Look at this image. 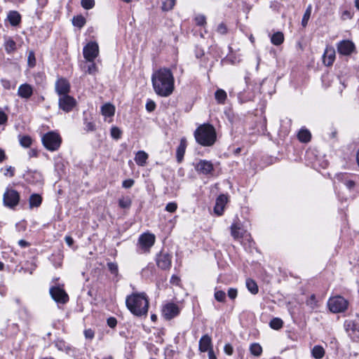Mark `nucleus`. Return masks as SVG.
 Returning <instances> with one entry per match:
<instances>
[{
    "instance_id": "f257e3e1",
    "label": "nucleus",
    "mask_w": 359,
    "mask_h": 359,
    "mask_svg": "<svg viewBox=\"0 0 359 359\" xmlns=\"http://www.w3.org/2000/svg\"><path fill=\"white\" fill-rule=\"evenodd\" d=\"M151 82L155 93L161 97H168L174 90L175 79L168 68H161L154 72Z\"/></svg>"
},
{
    "instance_id": "8fccbe9b",
    "label": "nucleus",
    "mask_w": 359,
    "mask_h": 359,
    "mask_svg": "<svg viewBox=\"0 0 359 359\" xmlns=\"http://www.w3.org/2000/svg\"><path fill=\"white\" fill-rule=\"evenodd\" d=\"M155 109H156V103L151 100H148L146 103V109L149 112H152L155 110Z\"/></svg>"
},
{
    "instance_id": "5701e85b",
    "label": "nucleus",
    "mask_w": 359,
    "mask_h": 359,
    "mask_svg": "<svg viewBox=\"0 0 359 359\" xmlns=\"http://www.w3.org/2000/svg\"><path fill=\"white\" fill-rule=\"evenodd\" d=\"M148 154L144 151H138L135 157V163L140 166H144L147 163Z\"/></svg>"
},
{
    "instance_id": "c9c22d12",
    "label": "nucleus",
    "mask_w": 359,
    "mask_h": 359,
    "mask_svg": "<svg viewBox=\"0 0 359 359\" xmlns=\"http://www.w3.org/2000/svg\"><path fill=\"white\" fill-rule=\"evenodd\" d=\"M86 21L83 16L81 15L74 16L72 19V24L74 26L77 27L79 28L83 27Z\"/></svg>"
},
{
    "instance_id": "37998d69",
    "label": "nucleus",
    "mask_w": 359,
    "mask_h": 359,
    "mask_svg": "<svg viewBox=\"0 0 359 359\" xmlns=\"http://www.w3.org/2000/svg\"><path fill=\"white\" fill-rule=\"evenodd\" d=\"M215 298L219 302H224L226 299V293L222 290H217L215 292Z\"/></svg>"
},
{
    "instance_id": "39448f33",
    "label": "nucleus",
    "mask_w": 359,
    "mask_h": 359,
    "mask_svg": "<svg viewBox=\"0 0 359 359\" xmlns=\"http://www.w3.org/2000/svg\"><path fill=\"white\" fill-rule=\"evenodd\" d=\"M348 301L341 296L330 297L327 302L329 310L333 313H342L348 308Z\"/></svg>"
},
{
    "instance_id": "393cba45",
    "label": "nucleus",
    "mask_w": 359,
    "mask_h": 359,
    "mask_svg": "<svg viewBox=\"0 0 359 359\" xmlns=\"http://www.w3.org/2000/svg\"><path fill=\"white\" fill-rule=\"evenodd\" d=\"M102 114L106 117H111L114 115L115 107L110 103H106L101 107Z\"/></svg>"
},
{
    "instance_id": "72a5a7b5",
    "label": "nucleus",
    "mask_w": 359,
    "mask_h": 359,
    "mask_svg": "<svg viewBox=\"0 0 359 359\" xmlns=\"http://www.w3.org/2000/svg\"><path fill=\"white\" fill-rule=\"evenodd\" d=\"M251 354L256 357H259L262 353V348L258 343H253L250 346Z\"/></svg>"
},
{
    "instance_id": "2eb2a0df",
    "label": "nucleus",
    "mask_w": 359,
    "mask_h": 359,
    "mask_svg": "<svg viewBox=\"0 0 359 359\" xmlns=\"http://www.w3.org/2000/svg\"><path fill=\"white\" fill-rule=\"evenodd\" d=\"M70 90V84L69 81L64 79H59L55 83V91L59 95V96H62L64 95H67Z\"/></svg>"
},
{
    "instance_id": "aec40b11",
    "label": "nucleus",
    "mask_w": 359,
    "mask_h": 359,
    "mask_svg": "<svg viewBox=\"0 0 359 359\" xmlns=\"http://www.w3.org/2000/svg\"><path fill=\"white\" fill-rule=\"evenodd\" d=\"M335 59V51L333 48H326L323 54V63L329 67L331 66Z\"/></svg>"
},
{
    "instance_id": "13d9d810",
    "label": "nucleus",
    "mask_w": 359,
    "mask_h": 359,
    "mask_svg": "<svg viewBox=\"0 0 359 359\" xmlns=\"http://www.w3.org/2000/svg\"><path fill=\"white\" fill-rule=\"evenodd\" d=\"M107 325L111 328H114L117 325V320L114 317H110L107 319Z\"/></svg>"
},
{
    "instance_id": "3c124183",
    "label": "nucleus",
    "mask_w": 359,
    "mask_h": 359,
    "mask_svg": "<svg viewBox=\"0 0 359 359\" xmlns=\"http://www.w3.org/2000/svg\"><path fill=\"white\" fill-rule=\"evenodd\" d=\"M84 125H85L84 129L88 132V131H94L95 130V124L90 121L88 122L86 118H85V120H84Z\"/></svg>"
},
{
    "instance_id": "412c9836",
    "label": "nucleus",
    "mask_w": 359,
    "mask_h": 359,
    "mask_svg": "<svg viewBox=\"0 0 359 359\" xmlns=\"http://www.w3.org/2000/svg\"><path fill=\"white\" fill-rule=\"evenodd\" d=\"M4 49L8 54L14 53L16 50V43L15 41L9 36L4 37Z\"/></svg>"
},
{
    "instance_id": "20e7f679",
    "label": "nucleus",
    "mask_w": 359,
    "mask_h": 359,
    "mask_svg": "<svg viewBox=\"0 0 359 359\" xmlns=\"http://www.w3.org/2000/svg\"><path fill=\"white\" fill-rule=\"evenodd\" d=\"M43 147L48 151L58 150L62 143L60 135L54 131H50L44 134L41 138Z\"/></svg>"
},
{
    "instance_id": "864d4df0",
    "label": "nucleus",
    "mask_w": 359,
    "mask_h": 359,
    "mask_svg": "<svg viewBox=\"0 0 359 359\" xmlns=\"http://www.w3.org/2000/svg\"><path fill=\"white\" fill-rule=\"evenodd\" d=\"M227 27L223 22L220 23L217 28V32L220 34H226L227 33Z\"/></svg>"
},
{
    "instance_id": "0e129e2a",
    "label": "nucleus",
    "mask_w": 359,
    "mask_h": 359,
    "mask_svg": "<svg viewBox=\"0 0 359 359\" xmlns=\"http://www.w3.org/2000/svg\"><path fill=\"white\" fill-rule=\"evenodd\" d=\"M28 155H29V158L37 157L38 156V151L35 149H31L28 151Z\"/></svg>"
},
{
    "instance_id": "4be33fe9",
    "label": "nucleus",
    "mask_w": 359,
    "mask_h": 359,
    "mask_svg": "<svg viewBox=\"0 0 359 359\" xmlns=\"http://www.w3.org/2000/svg\"><path fill=\"white\" fill-rule=\"evenodd\" d=\"M7 19L12 26H17L21 22V15L18 11H11L8 13Z\"/></svg>"
},
{
    "instance_id": "6e6d98bb",
    "label": "nucleus",
    "mask_w": 359,
    "mask_h": 359,
    "mask_svg": "<svg viewBox=\"0 0 359 359\" xmlns=\"http://www.w3.org/2000/svg\"><path fill=\"white\" fill-rule=\"evenodd\" d=\"M237 289L231 287L228 290V296L231 299H235L237 297Z\"/></svg>"
},
{
    "instance_id": "9b49d317",
    "label": "nucleus",
    "mask_w": 359,
    "mask_h": 359,
    "mask_svg": "<svg viewBox=\"0 0 359 359\" xmlns=\"http://www.w3.org/2000/svg\"><path fill=\"white\" fill-rule=\"evenodd\" d=\"M58 104L60 109L65 112H69L76 106V101L72 96L67 94L60 96Z\"/></svg>"
},
{
    "instance_id": "a18cd8bd",
    "label": "nucleus",
    "mask_w": 359,
    "mask_h": 359,
    "mask_svg": "<svg viewBox=\"0 0 359 359\" xmlns=\"http://www.w3.org/2000/svg\"><path fill=\"white\" fill-rule=\"evenodd\" d=\"M122 132L121 130L116 126H114L111 128V136L115 139L118 140L121 137Z\"/></svg>"
},
{
    "instance_id": "de8ad7c7",
    "label": "nucleus",
    "mask_w": 359,
    "mask_h": 359,
    "mask_svg": "<svg viewBox=\"0 0 359 359\" xmlns=\"http://www.w3.org/2000/svg\"><path fill=\"white\" fill-rule=\"evenodd\" d=\"M196 24L198 26H203L206 24V18L203 15H198L194 19Z\"/></svg>"
},
{
    "instance_id": "6ab92c4d",
    "label": "nucleus",
    "mask_w": 359,
    "mask_h": 359,
    "mask_svg": "<svg viewBox=\"0 0 359 359\" xmlns=\"http://www.w3.org/2000/svg\"><path fill=\"white\" fill-rule=\"evenodd\" d=\"M187 148V140L184 137H182L180 140V142L179 146L177 148L176 151V158L178 163H181L183 160L185 150Z\"/></svg>"
},
{
    "instance_id": "2f4dec72",
    "label": "nucleus",
    "mask_w": 359,
    "mask_h": 359,
    "mask_svg": "<svg viewBox=\"0 0 359 359\" xmlns=\"http://www.w3.org/2000/svg\"><path fill=\"white\" fill-rule=\"evenodd\" d=\"M20 144L25 148H29L32 144V139L29 135H19L18 136Z\"/></svg>"
},
{
    "instance_id": "052dcab7",
    "label": "nucleus",
    "mask_w": 359,
    "mask_h": 359,
    "mask_svg": "<svg viewBox=\"0 0 359 359\" xmlns=\"http://www.w3.org/2000/svg\"><path fill=\"white\" fill-rule=\"evenodd\" d=\"M224 351L226 355H231L233 352L232 346L230 344H225L224 347Z\"/></svg>"
},
{
    "instance_id": "4468645a",
    "label": "nucleus",
    "mask_w": 359,
    "mask_h": 359,
    "mask_svg": "<svg viewBox=\"0 0 359 359\" xmlns=\"http://www.w3.org/2000/svg\"><path fill=\"white\" fill-rule=\"evenodd\" d=\"M354 43L349 40H343L337 44V51L343 55H349L355 50Z\"/></svg>"
},
{
    "instance_id": "680f3d73",
    "label": "nucleus",
    "mask_w": 359,
    "mask_h": 359,
    "mask_svg": "<svg viewBox=\"0 0 359 359\" xmlns=\"http://www.w3.org/2000/svg\"><path fill=\"white\" fill-rule=\"evenodd\" d=\"M1 83L2 86L6 90H9L11 88V81L8 79H2Z\"/></svg>"
},
{
    "instance_id": "dca6fc26",
    "label": "nucleus",
    "mask_w": 359,
    "mask_h": 359,
    "mask_svg": "<svg viewBox=\"0 0 359 359\" xmlns=\"http://www.w3.org/2000/svg\"><path fill=\"white\" fill-rule=\"evenodd\" d=\"M33 92V87L25 83L18 87L17 95L22 99L28 100L32 96Z\"/></svg>"
},
{
    "instance_id": "58836bf2",
    "label": "nucleus",
    "mask_w": 359,
    "mask_h": 359,
    "mask_svg": "<svg viewBox=\"0 0 359 359\" xmlns=\"http://www.w3.org/2000/svg\"><path fill=\"white\" fill-rule=\"evenodd\" d=\"M107 267L111 274L116 277L118 276V264L116 262H108Z\"/></svg>"
},
{
    "instance_id": "79ce46f5",
    "label": "nucleus",
    "mask_w": 359,
    "mask_h": 359,
    "mask_svg": "<svg viewBox=\"0 0 359 359\" xmlns=\"http://www.w3.org/2000/svg\"><path fill=\"white\" fill-rule=\"evenodd\" d=\"M253 97V95L251 93H249L248 95H245V93H239L238 95V99L239 100L241 103H244L251 100Z\"/></svg>"
},
{
    "instance_id": "e2e57ef3",
    "label": "nucleus",
    "mask_w": 359,
    "mask_h": 359,
    "mask_svg": "<svg viewBox=\"0 0 359 359\" xmlns=\"http://www.w3.org/2000/svg\"><path fill=\"white\" fill-rule=\"evenodd\" d=\"M7 115L3 111H0V125L6 123L7 122Z\"/></svg>"
},
{
    "instance_id": "c756f323",
    "label": "nucleus",
    "mask_w": 359,
    "mask_h": 359,
    "mask_svg": "<svg viewBox=\"0 0 359 359\" xmlns=\"http://www.w3.org/2000/svg\"><path fill=\"white\" fill-rule=\"evenodd\" d=\"M245 285H246L248 290L252 294H256L258 293V292H259L258 285L254 280H252L251 278H248L246 280Z\"/></svg>"
},
{
    "instance_id": "6e6552de",
    "label": "nucleus",
    "mask_w": 359,
    "mask_h": 359,
    "mask_svg": "<svg viewBox=\"0 0 359 359\" xmlns=\"http://www.w3.org/2000/svg\"><path fill=\"white\" fill-rule=\"evenodd\" d=\"M83 55L88 62L94 61L99 55V46L95 41H90L83 49Z\"/></svg>"
},
{
    "instance_id": "9d476101",
    "label": "nucleus",
    "mask_w": 359,
    "mask_h": 359,
    "mask_svg": "<svg viewBox=\"0 0 359 359\" xmlns=\"http://www.w3.org/2000/svg\"><path fill=\"white\" fill-rule=\"evenodd\" d=\"M157 266L162 270L170 269L172 264V255L168 252L161 251L156 256Z\"/></svg>"
},
{
    "instance_id": "5fc2aeb1",
    "label": "nucleus",
    "mask_w": 359,
    "mask_h": 359,
    "mask_svg": "<svg viewBox=\"0 0 359 359\" xmlns=\"http://www.w3.org/2000/svg\"><path fill=\"white\" fill-rule=\"evenodd\" d=\"M135 184V181L133 179L125 180L122 182V187L125 189L131 188Z\"/></svg>"
},
{
    "instance_id": "c85d7f7f",
    "label": "nucleus",
    "mask_w": 359,
    "mask_h": 359,
    "mask_svg": "<svg viewBox=\"0 0 359 359\" xmlns=\"http://www.w3.org/2000/svg\"><path fill=\"white\" fill-rule=\"evenodd\" d=\"M284 41V35L281 32L274 33L271 37V42L275 46H279Z\"/></svg>"
},
{
    "instance_id": "f3484780",
    "label": "nucleus",
    "mask_w": 359,
    "mask_h": 359,
    "mask_svg": "<svg viewBox=\"0 0 359 359\" xmlns=\"http://www.w3.org/2000/svg\"><path fill=\"white\" fill-rule=\"evenodd\" d=\"M198 350L202 353H209L210 350H213L212 339L208 334H204L200 339L198 342Z\"/></svg>"
},
{
    "instance_id": "7c9ffc66",
    "label": "nucleus",
    "mask_w": 359,
    "mask_h": 359,
    "mask_svg": "<svg viewBox=\"0 0 359 359\" xmlns=\"http://www.w3.org/2000/svg\"><path fill=\"white\" fill-rule=\"evenodd\" d=\"M29 202L31 208L39 207L41 204L42 198L39 194H33L30 196Z\"/></svg>"
},
{
    "instance_id": "473e14b6",
    "label": "nucleus",
    "mask_w": 359,
    "mask_h": 359,
    "mask_svg": "<svg viewBox=\"0 0 359 359\" xmlns=\"http://www.w3.org/2000/svg\"><path fill=\"white\" fill-rule=\"evenodd\" d=\"M132 205V200L130 196H123L118 200V205L123 209H129Z\"/></svg>"
},
{
    "instance_id": "a19ab883",
    "label": "nucleus",
    "mask_w": 359,
    "mask_h": 359,
    "mask_svg": "<svg viewBox=\"0 0 359 359\" xmlns=\"http://www.w3.org/2000/svg\"><path fill=\"white\" fill-rule=\"evenodd\" d=\"M311 6H309L307 9L306 10L304 14V16L302 18V25L303 27H306L307 23H308V21L310 18V16H311Z\"/></svg>"
},
{
    "instance_id": "ddd939ff",
    "label": "nucleus",
    "mask_w": 359,
    "mask_h": 359,
    "mask_svg": "<svg viewBox=\"0 0 359 359\" xmlns=\"http://www.w3.org/2000/svg\"><path fill=\"white\" fill-rule=\"evenodd\" d=\"M180 309L174 303L166 304L162 310L163 316L166 320H170L179 315Z\"/></svg>"
},
{
    "instance_id": "b1692460",
    "label": "nucleus",
    "mask_w": 359,
    "mask_h": 359,
    "mask_svg": "<svg viewBox=\"0 0 359 359\" xmlns=\"http://www.w3.org/2000/svg\"><path fill=\"white\" fill-rule=\"evenodd\" d=\"M306 305L312 311L320 308V305L314 294H312L306 300Z\"/></svg>"
},
{
    "instance_id": "338daca9",
    "label": "nucleus",
    "mask_w": 359,
    "mask_h": 359,
    "mask_svg": "<svg viewBox=\"0 0 359 359\" xmlns=\"http://www.w3.org/2000/svg\"><path fill=\"white\" fill-rule=\"evenodd\" d=\"M65 241L69 247H71L74 243V239L69 236H66Z\"/></svg>"
},
{
    "instance_id": "c03bdc74",
    "label": "nucleus",
    "mask_w": 359,
    "mask_h": 359,
    "mask_svg": "<svg viewBox=\"0 0 359 359\" xmlns=\"http://www.w3.org/2000/svg\"><path fill=\"white\" fill-rule=\"evenodd\" d=\"M81 5L84 9L89 10V9L93 8L95 6V1L94 0H81Z\"/></svg>"
},
{
    "instance_id": "ea45409f",
    "label": "nucleus",
    "mask_w": 359,
    "mask_h": 359,
    "mask_svg": "<svg viewBox=\"0 0 359 359\" xmlns=\"http://www.w3.org/2000/svg\"><path fill=\"white\" fill-rule=\"evenodd\" d=\"M27 65L31 68L36 65L35 53L33 50H30L28 53Z\"/></svg>"
},
{
    "instance_id": "a211bd4d",
    "label": "nucleus",
    "mask_w": 359,
    "mask_h": 359,
    "mask_svg": "<svg viewBox=\"0 0 359 359\" xmlns=\"http://www.w3.org/2000/svg\"><path fill=\"white\" fill-rule=\"evenodd\" d=\"M228 201V196L225 194H220L216 199L215 205L214 208V211L217 215H222L225 205Z\"/></svg>"
},
{
    "instance_id": "bb28decb",
    "label": "nucleus",
    "mask_w": 359,
    "mask_h": 359,
    "mask_svg": "<svg viewBox=\"0 0 359 359\" xmlns=\"http://www.w3.org/2000/svg\"><path fill=\"white\" fill-rule=\"evenodd\" d=\"M298 139L302 142H309L311 140V134L307 129H301L297 135Z\"/></svg>"
},
{
    "instance_id": "423d86ee",
    "label": "nucleus",
    "mask_w": 359,
    "mask_h": 359,
    "mask_svg": "<svg viewBox=\"0 0 359 359\" xmlns=\"http://www.w3.org/2000/svg\"><path fill=\"white\" fill-rule=\"evenodd\" d=\"M155 236L153 233H144L138 238V245L140 247V253H148L151 248L154 245Z\"/></svg>"
},
{
    "instance_id": "a878e982",
    "label": "nucleus",
    "mask_w": 359,
    "mask_h": 359,
    "mask_svg": "<svg viewBox=\"0 0 359 359\" xmlns=\"http://www.w3.org/2000/svg\"><path fill=\"white\" fill-rule=\"evenodd\" d=\"M325 353V349L320 345H316L311 350V355L316 359H321Z\"/></svg>"
},
{
    "instance_id": "f8f14e48",
    "label": "nucleus",
    "mask_w": 359,
    "mask_h": 359,
    "mask_svg": "<svg viewBox=\"0 0 359 359\" xmlns=\"http://www.w3.org/2000/svg\"><path fill=\"white\" fill-rule=\"evenodd\" d=\"M195 169L198 173L208 175L212 173L214 165L210 161L201 159L195 165Z\"/></svg>"
},
{
    "instance_id": "09e8293b",
    "label": "nucleus",
    "mask_w": 359,
    "mask_h": 359,
    "mask_svg": "<svg viewBox=\"0 0 359 359\" xmlns=\"http://www.w3.org/2000/svg\"><path fill=\"white\" fill-rule=\"evenodd\" d=\"M177 208V205L175 202L168 203L165 206V210L169 212H174Z\"/></svg>"
},
{
    "instance_id": "4d7b16f0",
    "label": "nucleus",
    "mask_w": 359,
    "mask_h": 359,
    "mask_svg": "<svg viewBox=\"0 0 359 359\" xmlns=\"http://www.w3.org/2000/svg\"><path fill=\"white\" fill-rule=\"evenodd\" d=\"M85 337L88 339H93L95 336V332L92 329H87L84 330Z\"/></svg>"
},
{
    "instance_id": "7ed1b4c3",
    "label": "nucleus",
    "mask_w": 359,
    "mask_h": 359,
    "mask_svg": "<svg viewBox=\"0 0 359 359\" xmlns=\"http://www.w3.org/2000/svg\"><path fill=\"white\" fill-rule=\"evenodd\" d=\"M196 142L203 146L210 147L216 141V133L214 127L210 124L199 126L194 132Z\"/></svg>"
},
{
    "instance_id": "f03ea898",
    "label": "nucleus",
    "mask_w": 359,
    "mask_h": 359,
    "mask_svg": "<svg viewBox=\"0 0 359 359\" xmlns=\"http://www.w3.org/2000/svg\"><path fill=\"white\" fill-rule=\"evenodd\" d=\"M126 304L128 310L136 316H147L149 301L144 293H133L127 296Z\"/></svg>"
},
{
    "instance_id": "69168bd1",
    "label": "nucleus",
    "mask_w": 359,
    "mask_h": 359,
    "mask_svg": "<svg viewBox=\"0 0 359 359\" xmlns=\"http://www.w3.org/2000/svg\"><path fill=\"white\" fill-rule=\"evenodd\" d=\"M18 245L22 248H27L30 245V243H28L27 241H25V240H20L18 241Z\"/></svg>"
},
{
    "instance_id": "0eeeda50",
    "label": "nucleus",
    "mask_w": 359,
    "mask_h": 359,
    "mask_svg": "<svg viewBox=\"0 0 359 359\" xmlns=\"http://www.w3.org/2000/svg\"><path fill=\"white\" fill-rule=\"evenodd\" d=\"M20 201L19 193L13 189H7L3 196L4 205L9 208H14Z\"/></svg>"
},
{
    "instance_id": "bf43d9fd",
    "label": "nucleus",
    "mask_w": 359,
    "mask_h": 359,
    "mask_svg": "<svg viewBox=\"0 0 359 359\" xmlns=\"http://www.w3.org/2000/svg\"><path fill=\"white\" fill-rule=\"evenodd\" d=\"M344 184L349 190L353 189L355 185V182L352 180H345Z\"/></svg>"
},
{
    "instance_id": "1a4fd4ad",
    "label": "nucleus",
    "mask_w": 359,
    "mask_h": 359,
    "mask_svg": "<svg viewBox=\"0 0 359 359\" xmlns=\"http://www.w3.org/2000/svg\"><path fill=\"white\" fill-rule=\"evenodd\" d=\"M52 299L57 304H65L69 301L67 293L58 286H53L49 290Z\"/></svg>"
},
{
    "instance_id": "4c0bfd02",
    "label": "nucleus",
    "mask_w": 359,
    "mask_h": 359,
    "mask_svg": "<svg viewBox=\"0 0 359 359\" xmlns=\"http://www.w3.org/2000/svg\"><path fill=\"white\" fill-rule=\"evenodd\" d=\"M175 0H165L162 4V10L164 11L172 10L175 5Z\"/></svg>"
},
{
    "instance_id": "f704fd0d",
    "label": "nucleus",
    "mask_w": 359,
    "mask_h": 359,
    "mask_svg": "<svg viewBox=\"0 0 359 359\" xmlns=\"http://www.w3.org/2000/svg\"><path fill=\"white\" fill-rule=\"evenodd\" d=\"M231 234L234 239H238L243 237L240 226L236 224H232L231 226Z\"/></svg>"
},
{
    "instance_id": "603ef678",
    "label": "nucleus",
    "mask_w": 359,
    "mask_h": 359,
    "mask_svg": "<svg viewBox=\"0 0 359 359\" xmlns=\"http://www.w3.org/2000/svg\"><path fill=\"white\" fill-rule=\"evenodd\" d=\"M5 176L13 177L15 175V168L13 166H6L5 172H4Z\"/></svg>"
},
{
    "instance_id": "774afa93",
    "label": "nucleus",
    "mask_w": 359,
    "mask_h": 359,
    "mask_svg": "<svg viewBox=\"0 0 359 359\" xmlns=\"http://www.w3.org/2000/svg\"><path fill=\"white\" fill-rule=\"evenodd\" d=\"M180 282V278L178 276H177L175 275H173L171 277L170 283H172L173 284L178 285Z\"/></svg>"
},
{
    "instance_id": "e433bc0d",
    "label": "nucleus",
    "mask_w": 359,
    "mask_h": 359,
    "mask_svg": "<svg viewBox=\"0 0 359 359\" xmlns=\"http://www.w3.org/2000/svg\"><path fill=\"white\" fill-rule=\"evenodd\" d=\"M270 327L273 330H279L283 325V320L279 318H273L269 323Z\"/></svg>"
},
{
    "instance_id": "49530a36",
    "label": "nucleus",
    "mask_w": 359,
    "mask_h": 359,
    "mask_svg": "<svg viewBox=\"0 0 359 359\" xmlns=\"http://www.w3.org/2000/svg\"><path fill=\"white\" fill-rule=\"evenodd\" d=\"M90 64L87 67L86 72L89 74H95L97 72V67L94 61L89 62Z\"/></svg>"
},
{
    "instance_id": "cd10ccee",
    "label": "nucleus",
    "mask_w": 359,
    "mask_h": 359,
    "mask_svg": "<svg viewBox=\"0 0 359 359\" xmlns=\"http://www.w3.org/2000/svg\"><path fill=\"white\" fill-rule=\"evenodd\" d=\"M215 98L218 104H224L227 98V95L225 90L218 89L215 93Z\"/></svg>"
}]
</instances>
